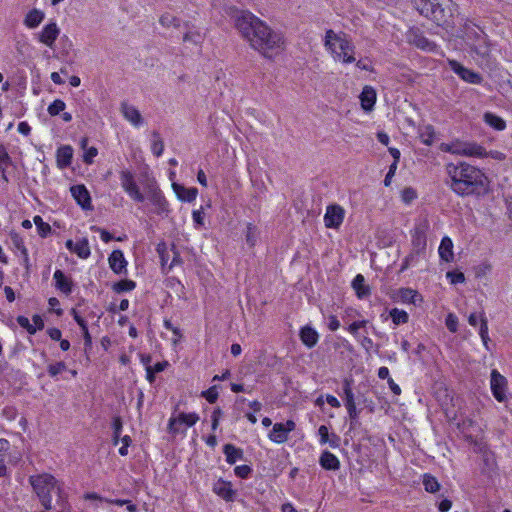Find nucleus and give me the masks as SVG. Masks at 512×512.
Masks as SVG:
<instances>
[{
  "label": "nucleus",
  "mask_w": 512,
  "mask_h": 512,
  "mask_svg": "<svg viewBox=\"0 0 512 512\" xmlns=\"http://www.w3.org/2000/svg\"><path fill=\"white\" fill-rule=\"evenodd\" d=\"M445 171L449 179L447 185L459 196L481 195L488 189L485 173L467 162L448 163Z\"/></svg>",
  "instance_id": "f03ea898"
},
{
  "label": "nucleus",
  "mask_w": 512,
  "mask_h": 512,
  "mask_svg": "<svg viewBox=\"0 0 512 512\" xmlns=\"http://www.w3.org/2000/svg\"><path fill=\"white\" fill-rule=\"evenodd\" d=\"M420 139L423 144L431 146L434 143L435 131L431 125L424 126L420 129Z\"/></svg>",
  "instance_id": "c9c22d12"
},
{
  "label": "nucleus",
  "mask_w": 512,
  "mask_h": 512,
  "mask_svg": "<svg viewBox=\"0 0 512 512\" xmlns=\"http://www.w3.org/2000/svg\"><path fill=\"white\" fill-rule=\"evenodd\" d=\"M446 276L450 279L452 284L463 283L465 281V276L462 272L449 271Z\"/></svg>",
  "instance_id": "864d4df0"
},
{
  "label": "nucleus",
  "mask_w": 512,
  "mask_h": 512,
  "mask_svg": "<svg viewBox=\"0 0 512 512\" xmlns=\"http://www.w3.org/2000/svg\"><path fill=\"white\" fill-rule=\"evenodd\" d=\"M339 327H340V322H339V320L337 319V317H336V316H334V315H330V316H329V324H328V328H329L331 331H336Z\"/></svg>",
  "instance_id": "338daca9"
},
{
  "label": "nucleus",
  "mask_w": 512,
  "mask_h": 512,
  "mask_svg": "<svg viewBox=\"0 0 512 512\" xmlns=\"http://www.w3.org/2000/svg\"><path fill=\"white\" fill-rule=\"evenodd\" d=\"M367 324V320L355 321L351 323L347 330L355 337H358V331L361 328H364Z\"/></svg>",
  "instance_id": "603ef678"
},
{
  "label": "nucleus",
  "mask_w": 512,
  "mask_h": 512,
  "mask_svg": "<svg viewBox=\"0 0 512 512\" xmlns=\"http://www.w3.org/2000/svg\"><path fill=\"white\" fill-rule=\"evenodd\" d=\"M12 164L11 157L9 156L6 148L0 144V174L1 178L8 182V178L6 175V168Z\"/></svg>",
  "instance_id": "2f4dec72"
},
{
  "label": "nucleus",
  "mask_w": 512,
  "mask_h": 512,
  "mask_svg": "<svg viewBox=\"0 0 512 512\" xmlns=\"http://www.w3.org/2000/svg\"><path fill=\"white\" fill-rule=\"evenodd\" d=\"M109 265L113 272L120 274L126 271L127 262L124 258L123 252L120 250H114L109 256Z\"/></svg>",
  "instance_id": "a211bd4d"
},
{
  "label": "nucleus",
  "mask_w": 512,
  "mask_h": 512,
  "mask_svg": "<svg viewBox=\"0 0 512 512\" xmlns=\"http://www.w3.org/2000/svg\"><path fill=\"white\" fill-rule=\"evenodd\" d=\"M416 9L424 17L439 26L447 25L453 16L452 0H413Z\"/></svg>",
  "instance_id": "39448f33"
},
{
  "label": "nucleus",
  "mask_w": 512,
  "mask_h": 512,
  "mask_svg": "<svg viewBox=\"0 0 512 512\" xmlns=\"http://www.w3.org/2000/svg\"><path fill=\"white\" fill-rule=\"evenodd\" d=\"M60 34V29L55 22L46 24L38 35V40L49 48H53L56 39Z\"/></svg>",
  "instance_id": "2eb2a0df"
},
{
  "label": "nucleus",
  "mask_w": 512,
  "mask_h": 512,
  "mask_svg": "<svg viewBox=\"0 0 512 512\" xmlns=\"http://www.w3.org/2000/svg\"><path fill=\"white\" fill-rule=\"evenodd\" d=\"M145 188L148 200L155 207V213L158 215H167L169 213V204L156 184V181L153 179L148 180Z\"/></svg>",
  "instance_id": "0eeeda50"
},
{
  "label": "nucleus",
  "mask_w": 512,
  "mask_h": 512,
  "mask_svg": "<svg viewBox=\"0 0 512 512\" xmlns=\"http://www.w3.org/2000/svg\"><path fill=\"white\" fill-rule=\"evenodd\" d=\"M437 507L440 512H448L452 507V501L449 499H442L437 504Z\"/></svg>",
  "instance_id": "69168bd1"
},
{
  "label": "nucleus",
  "mask_w": 512,
  "mask_h": 512,
  "mask_svg": "<svg viewBox=\"0 0 512 512\" xmlns=\"http://www.w3.org/2000/svg\"><path fill=\"white\" fill-rule=\"evenodd\" d=\"M113 429V442L115 445H117L122 431V420L120 417H115L113 419Z\"/></svg>",
  "instance_id": "de8ad7c7"
},
{
  "label": "nucleus",
  "mask_w": 512,
  "mask_h": 512,
  "mask_svg": "<svg viewBox=\"0 0 512 512\" xmlns=\"http://www.w3.org/2000/svg\"><path fill=\"white\" fill-rule=\"evenodd\" d=\"M235 27L249 46L265 58H272L285 47V38L266 22L249 11H241L234 18Z\"/></svg>",
  "instance_id": "f257e3e1"
},
{
  "label": "nucleus",
  "mask_w": 512,
  "mask_h": 512,
  "mask_svg": "<svg viewBox=\"0 0 512 512\" xmlns=\"http://www.w3.org/2000/svg\"><path fill=\"white\" fill-rule=\"evenodd\" d=\"M213 491L226 501H233L235 497V491L232 489L230 482L217 481L214 484Z\"/></svg>",
  "instance_id": "6ab92c4d"
},
{
  "label": "nucleus",
  "mask_w": 512,
  "mask_h": 512,
  "mask_svg": "<svg viewBox=\"0 0 512 512\" xmlns=\"http://www.w3.org/2000/svg\"><path fill=\"white\" fill-rule=\"evenodd\" d=\"M65 107L66 105L64 101L56 99L48 106L47 111L51 116H56L60 112L64 111Z\"/></svg>",
  "instance_id": "79ce46f5"
},
{
  "label": "nucleus",
  "mask_w": 512,
  "mask_h": 512,
  "mask_svg": "<svg viewBox=\"0 0 512 512\" xmlns=\"http://www.w3.org/2000/svg\"><path fill=\"white\" fill-rule=\"evenodd\" d=\"M345 211L338 204L329 205L324 215V223L327 228L337 229L344 220Z\"/></svg>",
  "instance_id": "9b49d317"
},
{
  "label": "nucleus",
  "mask_w": 512,
  "mask_h": 512,
  "mask_svg": "<svg viewBox=\"0 0 512 512\" xmlns=\"http://www.w3.org/2000/svg\"><path fill=\"white\" fill-rule=\"evenodd\" d=\"M396 169H397V164L396 163H392L390 165L389 171L386 174L385 179H384V185L385 186H389L390 185L391 179L394 176Z\"/></svg>",
  "instance_id": "0e129e2a"
},
{
  "label": "nucleus",
  "mask_w": 512,
  "mask_h": 512,
  "mask_svg": "<svg viewBox=\"0 0 512 512\" xmlns=\"http://www.w3.org/2000/svg\"><path fill=\"white\" fill-rule=\"evenodd\" d=\"M426 228L427 225L415 227L412 234V252L405 258L402 270L410 266L411 262L414 261L415 256L422 254L426 250Z\"/></svg>",
  "instance_id": "423d86ee"
},
{
  "label": "nucleus",
  "mask_w": 512,
  "mask_h": 512,
  "mask_svg": "<svg viewBox=\"0 0 512 512\" xmlns=\"http://www.w3.org/2000/svg\"><path fill=\"white\" fill-rule=\"evenodd\" d=\"M361 106L364 110L370 111L376 102V91L371 86H365L360 95Z\"/></svg>",
  "instance_id": "412c9836"
},
{
  "label": "nucleus",
  "mask_w": 512,
  "mask_h": 512,
  "mask_svg": "<svg viewBox=\"0 0 512 512\" xmlns=\"http://www.w3.org/2000/svg\"><path fill=\"white\" fill-rule=\"evenodd\" d=\"M390 317L395 325L405 324L409 319L407 312L398 308H393L390 311Z\"/></svg>",
  "instance_id": "e433bc0d"
},
{
  "label": "nucleus",
  "mask_w": 512,
  "mask_h": 512,
  "mask_svg": "<svg viewBox=\"0 0 512 512\" xmlns=\"http://www.w3.org/2000/svg\"><path fill=\"white\" fill-rule=\"evenodd\" d=\"M294 429L295 423L292 420H288L285 424L276 423L269 434V438L273 442L284 443L288 439V433Z\"/></svg>",
  "instance_id": "ddd939ff"
},
{
  "label": "nucleus",
  "mask_w": 512,
  "mask_h": 512,
  "mask_svg": "<svg viewBox=\"0 0 512 512\" xmlns=\"http://www.w3.org/2000/svg\"><path fill=\"white\" fill-rule=\"evenodd\" d=\"M324 46L331 53L335 61L350 64L356 60L354 56L355 46L350 37L343 32L336 33L332 29L327 30Z\"/></svg>",
  "instance_id": "20e7f679"
},
{
  "label": "nucleus",
  "mask_w": 512,
  "mask_h": 512,
  "mask_svg": "<svg viewBox=\"0 0 512 512\" xmlns=\"http://www.w3.org/2000/svg\"><path fill=\"white\" fill-rule=\"evenodd\" d=\"M177 197L181 200V201H185V202H192L196 199L197 197V194H198V190L194 187L192 188H186L180 184H177V183H173L172 185Z\"/></svg>",
  "instance_id": "aec40b11"
},
{
  "label": "nucleus",
  "mask_w": 512,
  "mask_h": 512,
  "mask_svg": "<svg viewBox=\"0 0 512 512\" xmlns=\"http://www.w3.org/2000/svg\"><path fill=\"white\" fill-rule=\"evenodd\" d=\"M136 284L132 280H121L113 285V290L117 293L125 292V291H131L135 288Z\"/></svg>",
  "instance_id": "58836bf2"
},
{
  "label": "nucleus",
  "mask_w": 512,
  "mask_h": 512,
  "mask_svg": "<svg viewBox=\"0 0 512 512\" xmlns=\"http://www.w3.org/2000/svg\"><path fill=\"white\" fill-rule=\"evenodd\" d=\"M422 483L425 491L428 493H436L441 488V484L431 474H424Z\"/></svg>",
  "instance_id": "72a5a7b5"
},
{
  "label": "nucleus",
  "mask_w": 512,
  "mask_h": 512,
  "mask_svg": "<svg viewBox=\"0 0 512 512\" xmlns=\"http://www.w3.org/2000/svg\"><path fill=\"white\" fill-rule=\"evenodd\" d=\"M456 146V155L458 156L479 158H485L487 156L485 148L475 142L456 141Z\"/></svg>",
  "instance_id": "9d476101"
},
{
  "label": "nucleus",
  "mask_w": 512,
  "mask_h": 512,
  "mask_svg": "<svg viewBox=\"0 0 512 512\" xmlns=\"http://www.w3.org/2000/svg\"><path fill=\"white\" fill-rule=\"evenodd\" d=\"M153 137L154 140L151 145V150L155 156L159 157L164 151V143L157 132H153Z\"/></svg>",
  "instance_id": "ea45409f"
},
{
  "label": "nucleus",
  "mask_w": 512,
  "mask_h": 512,
  "mask_svg": "<svg viewBox=\"0 0 512 512\" xmlns=\"http://www.w3.org/2000/svg\"><path fill=\"white\" fill-rule=\"evenodd\" d=\"M73 149L71 146L65 145L58 148L56 153L57 165L60 168H66L71 164Z\"/></svg>",
  "instance_id": "a878e982"
},
{
  "label": "nucleus",
  "mask_w": 512,
  "mask_h": 512,
  "mask_svg": "<svg viewBox=\"0 0 512 512\" xmlns=\"http://www.w3.org/2000/svg\"><path fill=\"white\" fill-rule=\"evenodd\" d=\"M235 474L240 478H247L251 473L252 469L248 465H240L235 467Z\"/></svg>",
  "instance_id": "4d7b16f0"
},
{
  "label": "nucleus",
  "mask_w": 512,
  "mask_h": 512,
  "mask_svg": "<svg viewBox=\"0 0 512 512\" xmlns=\"http://www.w3.org/2000/svg\"><path fill=\"white\" fill-rule=\"evenodd\" d=\"M65 370H66V364L62 361L48 366V373L51 377H55Z\"/></svg>",
  "instance_id": "49530a36"
},
{
  "label": "nucleus",
  "mask_w": 512,
  "mask_h": 512,
  "mask_svg": "<svg viewBox=\"0 0 512 512\" xmlns=\"http://www.w3.org/2000/svg\"><path fill=\"white\" fill-rule=\"evenodd\" d=\"M439 255L442 260L450 262L453 260V243L449 237H443L439 246Z\"/></svg>",
  "instance_id": "c85d7f7f"
},
{
  "label": "nucleus",
  "mask_w": 512,
  "mask_h": 512,
  "mask_svg": "<svg viewBox=\"0 0 512 512\" xmlns=\"http://www.w3.org/2000/svg\"><path fill=\"white\" fill-rule=\"evenodd\" d=\"M203 214L204 212L202 208L199 210H194L192 213L193 220L198 226H202L204 224Z\"/></svg>",
  "instance_id": "e2e57ef3"
},
{
  "label": "nucleus",
  "mask_w": 512,
  "mask_h": 512,
  "mask_svg": "<svg viewBox=\"0 0 512 512\" xmlns=\"http://www.w3.org/2000/svg\"><path fill=\"white\" fill-rule=\"evenodd\" d=\"M17 322L21 327L26 328L30 334H34L36 332V328H34L33 325L30 324L28 318L24 316H19L17 318Z\"/></svg>",
  "instance_id": "6e6d98bb"
},
{
  "label": "nucleus",
  "mask_w": 512,
  "mask_h": 512,
  "mask_svg": "<svg viewBox=\"0 0 512 512\" xmlns=\"http://www.w3.org/2000/svg\"><path fill=\"white\" fill-rule=\"evenodd\" d=\"M97 154H98L97 148L90 147L89 149H87V151L85 152V154L83 156L84 162L87 164H91L93 162L94 157H96Z\"/></svg>",
  "instance_id": "680f3d73"
},
{
  "label": "nucleus",
  "mask_w": 512,
  "mask_h": 512,
  "mask_svg": "<svg viewBox=\"0 0 512 512\" xmlns=\"http://www.w3.org/2000/svg\"><path fill=\"white\" fill-rule=\"evenodd\" d=\"M34 223L38 229L39 234L42 237H45L48 233L51 231V227L48 223L44 222L43 219L40 216L34 217Z\"/></svg>",
  "instance_id": "a19ab883"
},
{
  "label": "nucleus",
  "mask_w": 512,
  "mask_h": 512,
  "mask_svg": "<svg viewBox=\"0 0 512 512\" xmlns=\"http://www.w3.org/2000/svg\"><path fill=\"white\" fill-rule=\"evenodd\" d=\"M343 391L345 395L346 403L345 405H356L354 400V394L351 388V382L349 380L344 381Z\"/></svg>",
  "instance_id": "37998d69"
},
{
  "label": "nucleus",
  "mask_w": 512,
  "mask_h": 512,
  "mask_svg": "<svg viewBox=\"0 0 512 512\" xmlns=\"http://www.w3.org/2000/svg\"><path fill=\"white\" fill-rule=\"evenodd\" d=\"M484 121L489 126L493 127L494 129H496L498 131H502L506 127V123L501 117H499L493 113H490V112H487L484 114Z\"/></svg>",
  "instance_id": "473e14b6"
},
{
  "label": "nucleus",
  "mask_w": 512,
  "mask_h": 512,
  "mask_svg": "<svg viewBox=\"0 0 512 512\" xmlns=\"http://www.w3.org/2000/svg\"><path fill=\"white\" fill-rule=\"evenodd\" d=\"M202 396L209 402L215 403L218 399V392L216 386L210 387L208 390L202 392Z\"/></svg>",
  "instance_id": "8fccbe9b"
},
{
  "label": "nucleus",
  "mask_w": 512,
  "mask_h": 512,
  "mask_svg": "<svg viewBox=\"0 0 512 512\" xmlns=\"http://www.w3.org/2000/svg\"><path fill=\"white\" fill-rule=\"evenodd\" d=\"M416 197H417L416 191L411 187H407L402 191V199L405 203H410Z\"/></svg>",
  "instance_id": "5fc2aeb1"
},
{
  "label": "nucleus",
  "mask_w": 512,
  "mask_h": 512,
  "mask_svg": "<svg viewBox=\"0 0 512 512\" xmlns=\"http://www.w3.org/2000/svg\"><path fill=\"white\" fill-rule=\"evenodd\" d=\"M199 416L196 413L181 412L177 417H171L168 423L169 433L176 435L180 432V425L191 427L197 423Z\"/></svg>",
  "instance_id": "1a4fd4ad"
},
{
  "label": "nucleus",
  "mask_w": 512,
  "mask_h": 512,
  "mask_svg": "<svg viewBox=\"0 0 512 512\" xmlns=\"http://www.w3.org/2000/svg\"><path fill=\"white\" fill-rule=\"evenodd\" d=\"M56 504L60 507L58 512H70L71 507L67 500V494L56 500Z\"/></svg>",
  "instance_id": "052dcab7"
},
{
  "label": "nucleus",
  "mask_w": 512,
  "mask_h": 512,
  "mask_svg": "<svg viewBox=\"0 0 512 512\" xmlns=\"http://www.w3.org/2000/svg\"><path fill=\"white\" fill-rule=\"evenodd\" d=\"M483 462L488 470H493L496 466L494 454L489 450L482 455Z\"/></svg>",
  "instance_id": "09e8293b"
},
{
  "label": "nucleus",
  "mask_w": 512,
  "mask_h": 512,
  "mask_svg": "<svg viewBox=\"0 0 512 512\" xmlns=\"http://www.w3.org/2000/svg\"><path fill=\"white\" fill-rule=\"evenodd\" d=\"M73 252L76 253L80 258L86 259L90 256L89 242L86 238H83L75 243Z\"/></svg>",
  "instance_id": "f704fd0d"
},
{
  "label": "nucleus",
  "mask_w": 512,
  "mask_h": 512,
  "mask_svg": "<svg viewBox=\"0 0 512 512\" xmlns=\"http://www.w3.org/2000/svg\"><path fill=\"white\" fill-rule=\"evenodd\" d=\"M491 390L493 396L499 401L502 402L506 398V388H507V380L501 375L497 370H492L491 372Z\"/></svg>",
  "instance_id": "f8f14e48"
},
{
  "label": "nucleus",
  "mask_w": 512,
  "mask_h": 512,
  "mask_svg": "<svg viewBox=\"0 0 512 512\" xmlns=\"http://www.w3.org/2000/svg\"><path fill=\"white\" fill-rule=\"evenodd\" d=\"M223 452L226 456V461L229 464H234L237 460H241L243 458V451L232 444L224 445Z\"/></svg>",
  "instance_id": "7c9ffc66"
},
{
  "label": "nucleus",
  "mask_w": 512,
  "mask_h": 512,
  "mask_svg": "<svg viewBox=\"0 0 512 512\" xmlns=\"http://www.w3.org/2000/svg\"><path fill=\"white\" fill-rule=\"evenodd\" d=\"M55 287L62 293L69 295L72 292V281L61 270H56L53 276Z\"/></svg>",
  "instance_id": "4be33fe9"
},
{
  "label": "nucleus",
  "mask_w": 512,
  "mask_h": 512,
  "mask_svg": "<svg viewBox=\"0 0 512 512\" xmlns=\"http://www.w3.org/2000/svg\"><path fill=\"white\" fill-rule=\"evenodd\" d=\"M120 111L123 117L129 121L133 126L138 127L142 125L143 118L140 111L133 105L126 102L121 103Z\"/></svg>",
  "instance_id": "dca6fc26"
},
{
  "label": "nucleus",
  "mask_w": 512,
  "mask_h": 512,
  "mask_svg": "<svg viewBox=\"0 0 512 512\" xmlns=\"http://www.w3.org/2000/svg\"><path fill=\"white\" fill-rule=\"evenodd\" d=\"M70 191H71L73 198L83 209L91 208V198H90L88 190L86 189V187L84 185L72 186Z\"/></svg>",
  "instance_id": "f3484780"
},
{
  "label": "nucleus",
  "mask_w": 512,
  "mask_h": 512,
  "mask_svg": "<svg viewBox=\"0 0 512 512\" xmlns=\"http://www.w3.org/2000/svg\"><path fill=\"white\" fill-rule=\"evenodd\" d=\"M318 434L321 444L328 443L332 448H338L340 446V437L335 433L330 434L327 426L321 425L318 429Z\"/></svg>",
  "instance_id": "b1692460"
},
{
  "label": "nucleus",
  "mask_w": 512,
  "mask_h": 512,
  "mask_svg": "<svg viewBox=\"0 0 512 512\" xmlns=\"http://www.w3.org/2000/svg\"><path fill=\"white\" fill-rule=\"evenodd\" d=\"M34 493L45 510H52V493L57 499L66 495L63 484L59 482L53 475L42 473L29 477Z\"/></svg>",
  "instance_id": "7ed1b4c3"
},
{
  "label": "nucleus",
  "mask_w": 512,
  "mask_h": 512,
  "mask_svg": "<svg viewBox=\"0 0 512 512\" xmlns=\"http://www.w3.org/2000/svg\"><path fill=\"white\" fill-rule=\"evenodd\" d=\"M120 181L123 190L135 202H143L145 200L144 194L140 191L134 175L130 170H122L120 172Z\"/></svg>",
  "instance_id": "6e6552de"
},
{
  "label": "nucleus",
  "mask_w": 512,
  "mask_h": 512,
  "mask_svg": "<svg viewBox=\"0 0 512 512\" xmlns=\"http://www.w3.org/2000/svg\"><path fill=\"white\" fill-rule=\"evenodd\" d=\"M412 44H414L416 47L425 50V51H433L436 48V44L431 42L429 39H427L425 36H423L420 33L413 32L411 34L410 40Z\"/></svg>",
  "instance_id": "bb28decb"
},
{
  "label": "nucleus",
  "mask_w": 512,
  "mask_h": 512,
  "mask_svg": "<svg viewBox=\"0 0 512 512\" xmlns=\"http://www.w3.org/2000/svg\"><path fill=\"white\" fill-rule=\"evenodd\" d=\"M449 66L451 70H453L458 76H460L464 81L468 83L479 84L482 81L480 74L465 68L455 60H450Z\"/></svg>",
  "instance_id": "4468645a"
},
{
  "label": "nucleus",
  "mask_w": 512,
  "mask_h": 512,
  "mask_svg": "<svg viewBox=\"0 0 512 512\" xmlns=\"http://www.w3.org/2000/svg\"><path fill=\"white\" fill-rule=\"evenodd\" d=\"M319 463L325 470L336 471L340 468L339 459L329 451L322 452L319 458Z\"/></svg>",
  "instance_id": "5701e85b"
},
{
  "label": "nucleus",
  "mask_w": 512,
  "mask_h": 512,
  "mask_svg": "<svg viewBox=\"0 0 512 512\" xmlns=\"http://www.w3.org/2000/svg\"><path fill=\"white\" fill-rule=\"evenodd\" d=\"M300 339L305 346L312 348L317 344L319 335L312 327L304 326L300 331Z\"/></svg>",
  "instance_id": "393cba45"
},
{
  "label": "nucleus",
  "mask_w": 512,
  "mask_h": 512,
  "mask_svg": "<svg viewBox=\"0 0 512 512\" xmlns=\"http://www.w3.org/2000/svg\"><path fill=\"white\" fill-rule=\"evenodd\" d=\"M399 295L402 301L408 303H415V298L418 296L417 292L412 289H401Z\"/></svg>",
  "instance_id": "c03bdc74"
},
{
  "label": "nucleus",
  "mask_w": 512,
  "mask_h": 512,
  "mask_svg": "<svg viewBox=\"0 0 512 512\" xmlns=\"http://www.w3.org/2000/svg\"><path fill=\"white\" fill-rule=\"evenodd\" d=\"M352 287L358 298L362 299L370 294V289L365 285V278L362 274H357L352 281Z\"/></svg>",
  "instance_id": "cd10ccee"
},
{
  "label": "nucleus",
  "mask_w": 512,
  "mask_h": 512,
  "mask_svg": "<svg viewBox=\"0 0 512 512\" xmlns=\"http://www.w3.org/2000/svg\"><path fill=\"white\" fill-rule=\"evenodd\" d=\"M480 329H479V334H480V337L481 338H485V336H489L488 335V322H487V319L484 315V313H481L480 314Z\"/></svg>",
  "instance_id": "bf43d9fd"
},
{
  "label": "nucleus",
  "mask_w": 512,
  "mask_h": 512,
  "mask_svg": "<svg viewBox=\"0 0 512 512\" xmlns=\"http://www.w3.org/2000/svg\"><path fill=\"white\" fill-rule=\"evenodd\" d=\"M256 237H257V230H256V228L252 224H249L247 226V232H246V241H247V243L250 246H254L255 242H256Z\"/></svg>",
  "instance_id": "3c124183"
},
{
  "label": "nucleus",
  "mask_w": 512,
  "mask_h": 512,
  "mask_svg": "<svg viewBox=\"0 0 512 512\" xmlns=\"http://www.w3.org/2000/svg\"><path fill=\"white\" fill-rule=\"evenodd\" d=\"M44 17V12L38 9H32L26 15L24 24L30 29L36 28L43 21Z\"/></svg>",
  "instance_id": "c756f323"
},
{
  "label": "nucleus",
  "mask_w": 512,
  "mask_h": 512,
  "mask_svg": "<svg viewBox=\"0 0 512 512\" xmlns=\"http://www.w3.org/2000/svg\"><path fill=\"white\" fill-rule=\"evenodd\" d=\"M48 335L52 340L60 341L61 340V331L58 328H50L47 331Z\"/></svg>",
  "instance_id": "774afa93"
},
{
  "label": "nucleus",
  "mask_w": 512,
  "mask_h": 512,
  "mask_svg": "<svg viewBox=\"0 0 512 512\" xmlns=\"http://www.w3.org/2000/svg\"><path fill=\"white\" fill-rule=\"evenodd\" d=\"M203 40L202 35L198 31H188L183 36L184 42H191L193 44H199Z\"/></svg>",
  "instance_id": "a18cd8bd"
},
{
  "label": "nucleus",
  "mask_w": 512,
  "mask_h": 512,
  "mask_svg": "<svg viewBox=\"0 0 512 512\" xmlns=\"http://www.w3.org/2000/svg\"><path fill=\"white\" fill-rule=\"evenodd\" d=\"M446 326L451 332H456L458 327V319L455 315L449 314L446 318Z\"/></svg>",
  "instance_id": "13d9d810"
},
{
  "label": "nucleus",
  "mask_w": 512,
  "mask_h": 512,
  "mask_svg": "<svg viewBox=\"0 0 512 512\" xmlns=\"http://www.w3.org/2000/svg\"><path fill=\"white\" fill-rule=\"evenodd\" d=\"M160 24L163 27L169 28V27H180V20L175 17L174 15L170 13H165L160 17Z\"/></svg>",
  "instance_id": "4c0bfd02"
}]
</instances>
